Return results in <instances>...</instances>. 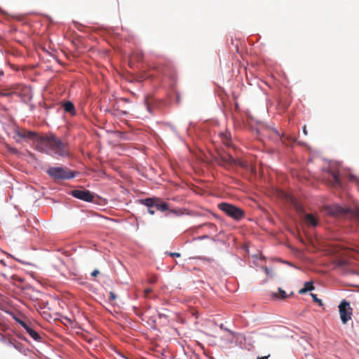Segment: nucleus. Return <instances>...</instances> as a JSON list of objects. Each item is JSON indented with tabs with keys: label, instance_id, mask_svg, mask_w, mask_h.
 Returning <instances> with one entry per match:
<instances>
[{
	"label": "nucleus",
	"instance_id": "nucleus-17",
	"mask_svg": "<svg viewBox=\"0 0 359 359\" xmlns=\"http://www.w3.org/2000/svg\"><path fill=\"white\" fill-rule=\"evenodd\" d=\"M311 296L312 297L313 302L318 303L320 306H323L322 300L318 298L316 294L311 293Z\"/></svg>",
	"mask_w": 359,
	"mask_h": 359
},
{
	"label": "nucleus",
	"instance_id": "nucleus-25",
	"mask_svg": "<svg viewBox=\"0 0 359 359\" xmlns=\"http://www.w3.org/2000/svg\"><path fill=\"white\" fill-rule=\"evenodd\" d=\"M98 274H100V271H99L97 269L94 270V271L91 273V276H92L93 277H96Z\"/></svg>",
	"mask_w": 359,
	"mask_h": 359
},
{
	"label": "nucleus",
	"instance_id": "nucleus-4",
	"mask_svg": "<svg viewBox=\"0 0 359 359\" xmlns=\"http://www.w3.org/2000/svg\"><path fill=\"white\" fill-rule=\"evenodd\" d=\"M140 203L147 207H154L157 210L161 212L169 210V205L158 197L141 199L140 200Z\"/></svg>",
	"mask_w": 359,
	"mask_h": 359
},
{
	"label": "nucleus",
	"instance_id": "nucleus-19",
	"mask_svg": "<svg viewBox=\"0 0 359 359\" xmlns=\"http://www.w3.org/2000/svg\"><path fill=\"white\" fill-rule=\"evenodd\" d=\"M35 136H36V134L34 132L26 130V137L25 138L33 139L34 137H35Z\"/></svg>",
	"mask_w": 359,
	"mask_h": 359
},
{
	"label": "nucleus",
	"instance_id": "nucleus-33",
	"mask_svg": "<svg viewBox=\"0 0 359 359\" xmlns=\"http://www.w3.org/2000/svg\"><path fill=\"white\" fill-rule=\"evenodd\" d=\"M239 165L242 167H244L245 165L242 163H240Z\"/></svg>",
	"mask_w": 359,
	"mask_h": 359
},
{
	"label": "nucleus",
	"instance_id": "nucleus-26",
	"mask_svg": "<svg viewBox=\"0 0 359 359\" xmlns=\"http://www.w3.org/2000/svg\"><path fill=\"white\" fill-rule=\"evenodd\" d=\"M109 295H110V299H111V300H114L116 297L115 294L113 292H110Z\"/></svg>",
	"mask_w": 359,
	"mask_h": 359
},
{
	"label": "nucleus",
	"instance_id": "nucleus-27",
	"mask_svg": "<svg viewBox=\"0 0 359 359\" xmlns=\"http://www.w3.org/2000/svg\"><path fill=\"white\" fill-rule=\"evenodd\" d=\"M11 94V93H4L2 91H0V95L1 96H8Z\"/></svg>",
	"mask_w": 359,
	"mask_h": 359
},
{
	"label": "nucleus",
	"instance_id": "nucleus-24",
	"mask_svg": "<svg viewBox=\"0 0 359 359\" xmlns=\"http://www.w3.org/2000/svg\"><path fill=\"white\" fill-rule=\"evenodd\" d=\"M148 208V212L151 215H154V213H155V211L154 210V207H147Z\"/></svg>",
	"mask_w": 359,
	"mask_h": 359
},
{
	"label": "nucleus",
	"instance_id": "nucleus-16",
	"mask_svg": "<svg viewBox=\"0 0 359 359\" xmlns=\"http://www.w3.org/2000/svg\"><path fill=\"white\" fill-rule=\"evenodd\" d=\"M170 212L174 214L176 216H180V215H182L183 214L182 211L181 209L178 208V209H172V210H168Z\"/></svg>",
	"mask_w": 359,
	"mask_h": 359
},
{
	"label": "nucleus",
	"instance_id": "nucleus-32",
	"mask_svg": "<svg viewBox=\"0 0 359 359\" xmlns=\"http://www.w3.org/2000/svg\"><path fill=\"white\" fill-rule=\"evenodd\" d=\"M4 75V72L3 70L0 69V76H3Z\"/></svg>",
	"mask_w": 359,
	"mask_h": 359
},
{
	"label": "nucleus",
	"instance_id": "nucleus-23",
	"mask_svg": "<svg viewBox=\"0 0 359 359\" xmlns=\"http://www.w3.org/2000/svg\"><path fill=\"white\" fill-rule=\"evenodd\" d=\"M309 291H311V288L310 287H307V288L303 287L301 290H299V294H304V293H306V292H307Z\"/></svg>",
	"mask_w": 359,
	"mask_h": 359
},
{
	"label": "nucleus",
	"instance_id": "nucleus-7",
	"mask_svg": "<svg viewBox=\"0 0 359 359\" xmlns=\"http://www.w3.org/2000/svg\"><path fill=\"white\" fill-rule=\"evenodd\" d=\"M329 182L334 188L343 189L344 183L337 170H330L329 172Z\"/></svg>",
	"mask_w": 359,
	"mask_h": 359
},
{
	"label": "nucleus",
	"instance_id": "nucleus-22",
	"mask_svg": "<svg viewBox=\"0 0 359 359\" xmlns=\"http://www.w3.org/2000/svg\"><path fill=\"white\" fill-rule=\"evenodd\" d=\"M168 255L172 257H180L181 256L179 252H169Z\"/></svg>",
	"mask_w": 359,
	"mask_h": 359
},
{
	"label": "nucleus",
	"instance_id": "nucleus-10",
	"mask_svg": "<svg viewBox=\"0 0 359 359\" xmlns=\"http://www.w3.org/2000/svg\"><path fill=\"white\" fill-rule=\"evenodd\" d=\"M17 322L27 331L29 336L32 338H33L35 341L41 340V338L40 335L34 330L30 327L25 322L19 319H17Z\"/></svg>",
	"mask_w": 359,
	"mask_h": 359
},
{
	"label": "nucleus",
	"instance_id": "nucleus-20",
	"mask_svg": "<svg viewBox=\"0 0 359 359\" xmlns=\"http://www.w3.org/2000/svg\"><path fill=\"white\" fill-rule=\"evenodd\" d=\"M304 287H305V288L310 287L311 288V291L314 289V287L313 285V283L312 282H306L304 283Z\"/></svg>",
	"mask_w": 359,
	"mask_h": 359
},
{
	"label": "nucleus",
	"instance_id": "nucleus-2",
	"mask_svg": "<svg viewBox=\"0 0 359 359\" xmlns=\"http://www.w3.org/2000/svg\"><path fill=\"white\" fill-rule=\"evenodd\" d=\"M327 212L334 217L355 219L359 221V208L351 209L332 205L327 208Z\"/></svg>",
	"mask_w": 359,
	"mask_h": 359
},
{
	"label": "nucleus",
	"instance_id": "nucleus-30",
	"mask_svg": "<svg viewBox=\"0 0 359 359\" xmlns=\"http://www.w3.org/2000/svg\"><path fill=\"white\" fill-rule=\"evenodd\" d=\"M208 226H210V227H214V228H215V224H212V223H209V224H208Z\"/></svg>",
	"mask_w": 359,
	"mask_h": 359
},
{
	"label": "nucleus",
	"instance_id": "nucleus-11",
	"mask_svg": "<svg viewBox=\"0 0 359 359\" xmlns=\"http://www.w3.org/2000/svg\"><path fill=\"white\" fill-rule=\"evenodd\" d=\"M219 137L222 142L227 147H233L231 133L228 130L219 133Z\"/></svg>",
	"mask_w": 359,
	"mask_h": 359
},
{
	"label": "nucleus",
	"instance_id": "nucleus-3",
	"mask_svg": "<svg viewBox=\"0 0 359 359\" xmlns=\"http://www.w3.org/2000/svg\"><path fill=\"white\" fill-rule=\"evenodd\" d=\"M218 208L227 216L237 221L242 219L245 216L243 210L230 203H221L218 204Z\"/></svg>",
	"mask_w": 359,
	"mask_h": 359
},
{
	"label": "nucleus",
	"instance_id": "nucleus-29",
	"mask_svg": "<svg viewBox=\"0 0 359 359\" xmlns=\"http://www.w3.org/2000/svg\"><path fill=\"white\" fill-rule=\"evenodd\" d=\"M303 132L305 135H307V131H306V126L304 127L303 128Z\"/></svg>",
	"mask_w": 359,
	"mask_h": 359
},
{
	"label": "nucleus",
	"instance_id": "nucleus-14",
	"mask_svg": "<svg viewBox=\"0 0 359 359\" xmlns=\"http://www.w3.org/2000/svg\"><path fill=\"white\" fill-rule=\"evenodd\" d=\"M275 297L280 299H286L287 297V295L286 294V292L283 290L281 288H278V293L275 294Z\"/></svg>",
	"mask_w": 359,
	"mask_h": 359
},
{
	"label": "nucleus",
	"instance_id": "nucleus-5",
	"mask_svg": "<svg viewBox=\"0 0 359 359\" xmlns=\"http://www.w3.org/2000/svg\"><path fill=\"white\" fill-rule=\"evenodd\" d=\"M47 173L55 180H67L74 177L69 170L61 167L50 168Z\"/></svg>",
	"mask_w": 359,
	"mask_h": 359
},
{
	"label": "nucleus",
	"instance_id": "nucleus-28",
	"mask_svg": "<svg viewBox=\"0 0 359 359\" xmlns=\"http://www.w3.org/2000/svg\"><path fill=\"white\" fill-rule=\"evenodd\" d=\"M158 316H159V318H168V316H167L166 314H164V313H158Z\"/></svg>",
	"mask_w": 359,
	"mask_h": 359
},
{
	"label": "nucleus",
	"instance_id": "nucleus-6",
	"mask_svg": "<svg viewBox=\"0 0 359 359\" xmlns=\"http://www.w3.org/2000/svg\"><path fill=\"white\" fill-rule=\"evenodd\" d=\"M352 309L350 304L346 300H343L339 306L340 318L344 324H346L351 318L352 315Z\"/></svg>",
	"mask_w": 359,
	"mask_h": 359
},
{
	"label": "nucleus",
	"instance_id": "nucleus-8",
	"mask_svg": "<svg viewBox=\"0 0 359 359\" xmlns=\"http://www.w3.org/2000/svg\"><path fill=\"white\" fill-rule=\"evenodd\" d=\"M71 194L74 197L86 202H91L94 198L93 194L88 190L74 189L71 191Z\"/></svg>",
	"mask_w": 359,
	"mask_h": 359
},
{
	"label": "nucleus",
	"instance_id": "nucleus-9",
	"mask_svg": "<svg viewBox=\"0 0 359 359\" xmlns=\"http://www.w3.org/2000/svg\"><path fill=\"white\" fill-rule=\"evenodd\" d=\"M217 163L221 166L227 167L236 165V161L231 154H225L219 156Z\"/></svg>",
	"mask_w": 359,
	"mask_h": 359
},
{
	"label": "nucleus",
	"instance_id": "nucleus-13",
	"mask_svg": "<svg viewBox=\"0 0 359 359\" xmlns=\"http://www.w3.org/2000/svg\"><path fill=\"white\" fill-rule=\"evenodd\" d=\"M64 110L69 114L74 116L76 114V109L74 104L70 101H67L62 103Z\"/></svg>",
	"mask_w": 359,
	"mask_h": 359
},
{
	"label": "nucleus",
	"instance_id": "nucleus-1",
	"mask_svg": "<svg viewBox=\"0 0 359 359\" xmlns=\"http://www.w3.org/2000/svg\"><path fill=\"white\" fill-rule=\"evenodd\" d=\"M37 149L46 152L49 148L55 154L60 156H67L69 154V146L54 135L39 137L36 140Z\"/></svg>",
	"mask_w": 359,
	"mask_h": 359
},
{
	"label": "nucleus",
	"instance_id": "nucleus-15",
	"mask_svg": "<svg viewBox=\"0 0 359 359\" xmlns=\"http://www.w3.org/2000/svg\"><path fill=\"white\" fill-rule=\"evenodd\" d=\"M346 177H347L348 181L352 182L358 183V179L354 175H353V174H348L346 175Z\"/></svg>",
	"mask_w": 359,
	"mask_h": 359
},
{
	"label": "nucleus",
	"instance_id": "nucleus-18",
	"mask_svg": "<svg viewBox=\"0 0 359 359\" xmlns=\"http://www.w3.org/2000/svg\"><path fill=\"white\" fill-rule=\"evenodd\" d=\"M16 134L18 137H20L21 138L26 137V130H17Z\"/></svg>",
	"mask_w": 359,
	"mask_h": 359
},
{
	"label": "nucleus",
	"instance_id": "nucleus-21",
	"mask_svg": "<svg viewBox=\"0 0 359 359\" xmlns=\"http://www.w3.org/2000/svg\"><path fill=\"white\" fill-rule=\"evenodd\" d=\"M152 292V290L151 288H147L144 290V297L147 298L149 293Z\"/></svg>",
	"mask_w": 359,
	"mask_h": 359
},
{
	"label": "nucleus",
	"instance_id": "nucleus-12",
	"mask_svg": "<svg viewBox=\"0 0 359 359\" xmlns=\"http://www.w3.org/2000/svg\"><path fill=\"white\" fill-rule=\"evenodd\" d=\"M304 222L306 224L311 227H316L318 225L319 222L316 215L313 214H306L304 216Z\"/></svg>",
	"mask_w": 359,
	"mask_h": 359
},
{
	"label": "nucleus",
	"instance_id": "nucleus-31",
	"mask_svg": "<svg viewBox=\"0 0 359 359\" xmlns=\"http://www.w3.org/2000/svg\"><path fill=\"white\" fill-rule=\"evenodd\" d=\"M258 359H268V356H264L262 358H258Z\"/></svg>",
	"mask_w": 359,
	"mask_h": 359
}]
</instances>
